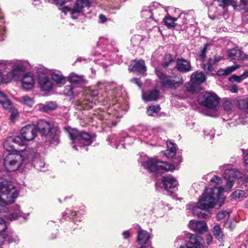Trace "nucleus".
<instances>
[{
	"mask_svg": "<svg viewBox=\"0 0 248 248\" xmlns=\"http://www.w3.org/2000/svg\"><path fill=\"white\" fill-rule=\"evenodd\" d=\"M51 78L52 80L57 84H64L65 78L61 74L56 73H52L51 74Z\"/></svg>",
	"mask_w": 248,
	"mask_h": 248,
	"instance_id": "7c9ffc66",
	"label": "nucleus"
},
{
	"mask_svg": "<svg viewBox=\"0 0 248 248\" xmlns=\"http://www.w3.org/2000/svg\"><path fill=\"white\" fill-rule=\"evenodd\" d=\"M22 217L23 218H26V215L23 214L20 211L18 205H16L14 210L10 213L7 217V218L12 221L17 219L19 217Z\"/></svg>",
	"mask_w": 248,
	"mask_h": 248,
	"instance_id": "a878e982",
	"label": "nucleus"
},
{
	"mask_svg": "<svg viewBox=\"0 0 248 248\" xmlns=\"http://www.w3.org/2000/svg\"><path fill=\"white\" fill-rule=\"evenodd\" d=\"M198 100L200 104L213 110V113L211 116L216 115L217 108L219 102V99L217 95L212 93L205 92L199 97Z\"/></svg>",
	"mask_w": 248,
	"mask_h": 248,
	"instance_id": "1a4fd4ad",
	"label": "nucleus"
},
{
	"mask_svg": "<svg viewBox=\"0 0 248 248\" xmlns=\"http://www.w3.org/2000/svg\"><path fill=\"white\" fill-rule=\"evenodd\" d=\"M37 128L42 135L47 137L51 144L56 145L59 143L60 129L53 123L40 120L37 124Z\"/></svg>",
	"mask_w": 248,
	"mask_h": 248,
	"instance_id": "39448f33",
	"label": "nucleus"
},
{
	"mask_svg": "<svg viewBox=\"0 0 248 248\" xmlns=\"http://www.w3.org/2000/svg\"><path fill=\"white\" fill-rule=\"evenodd\" d=\"M210 182L215 186L214 188L206 187L202 196L197 202L188 204L187 210L191 211L194 216L200 218H207L210 217V214H207L202 212L203 210H208L215 207H220L224 202V198L222 196L224 188L220 186L222 180L217 176H214Z\"/></svg>",
	"mask_w": 248,
	"mask_h": 248,
	"instance_id": "f257e3e1",
	"label": "nucleus"
},
{
	"mask_svg": "<svg viewBox=\"0 0 248 248\" xmlns=\"http://www.w3.org/2000/svg\"><path fill=\"white\" fill-rule=\"evenodd\" d=\"M39 84L41 88L45 91H50L53 87L51 80L46 77H40L39 78Z\"/></svg>",
	"mask_w": 248,
	"mask_h": 248,
	"instance_id": "6ab92c4d",
	"label": "nucleus"
},
{
	"mask_svg": "<svg viewBox=\"0 0 248 248\" xmlns=\"http://www.w3.org/2000/svg\"><path fill=\"white\" fill-rule=\"evenodd\" d=\"M212 61V59L210 58L208 60V62H207V63L204 64L203 65V69L204 70V71L207 73L211 72L213 71L212 66L214 64V63H213Z\"/></svg>",
	"mask_w": 248,
	"mask_h": 248,
	"instance_id": "4c0bfd02",
	"label": "nucleus"
},
{
	"mask_svg": "<svg viewBox=\"0 0 248 248\" xmlns=\"http://www.w3.org/2000/svg\"><path fill=\"white\" fill-rule=\"evenodd\" d=\"M222 59V57L221 56H215V58L213 59H212V60H213L212 62H213V63H214V64H215L216 63L221 61Z\"/></svg>",
	"mask_w": 248,
	"mask_h": 248,
	"instance_id": "bf43d9fd",
	"label": "nucleus"
},
{
	"mask_svg": "<svg viewBox=\"0 0 248 248\" xmlns=\"http://www.w3.org/2000/svg\"><path fill=\"white\" fill-rule=\"evenodd\" d=\"M6 240H7V236L4 232H0V246L3 245Z\"/></svg>",
	"mask_w": 248,
	"mask_h": 248,
	"instance_id": "6e6d98bb",
	"label": "nucleus"
},
{
	"mask_svg": "<svg viewBox=\"0 0 248 248\" xmlns=\"http://www.w3.org/2000/svg\"><path fill=\"white\" fill-rule=\"evenodd\" d=\"M159 96V92L156 90L148 91L142 93V98L145 101H152L156 100Z\"/></svg>",
	"mask_w": 248,
	"mask_h": 248,
	"instance_id": "4be33fe9",
	"label": "nucleus"
},
{
	"mask_svg": "<svg viewBox=\"0 0 248 248\" xmlns=\"http://www.w3.org/2000/svg\"><path fill=\"white\" fill-rule=\"evenodd\" d=\"M7 99V96L0 91V100H5Z\"/></svg>",
	"mask_w": 248,
	"mask_h": 248,
	"instance_id": "0e129e2a",
	"label": "nucleus"
},
{
	"mask_svg": "<svg viewBox=\"0 0 248 248\" xmlns=\"http://www.w3.org/2000/svg\"><path fill=\"white\" fill-rule=\"evenodd\" d=\"M177 18H173L170 16H166L164 19V21L165 25L170 28H174L175 27L176 24L175 22L177 21Z\"/></svg>",
	"mask_w": 248,
	"mask_h": 248,
	"instance_id": "c756f323",
	"label": "nucleus"
},
{
	"mask_svg": "<svg viewBox=\"0 0 248 248\" xmlns=\"http://www.w3.org/2000/svg\"><path fill=\"white\" fill-rule=\"evenodd\" d=\"M224 108L227 111L231 110L232 108V101L230 99H226L224 101Z\"/></svg>",
	"mask_w": 248,
	"mask_h": 248,
	"instance_id": "a18cd8bd",
	"label": "nucleus"
},
{
	"mask_svg": "<svg viewBox=\"0 0 248 248\" xmlns=\"http://www.w3.org/2000/svg\"><path fill=\"white\" fill-rule=\"evenodd\" d=\"M206 240H207V242L206 243L208 244H210L211 242L212 241V236L211 235H208L206 236Z\"/></svg>",
	"mask_w": 248,
	"mask_h": 248,
	"instance_id": "774afa93",
	"label": "nucleus"
},
{
	"mask_svg": "<svg viewBox=\"0 0 248 248\" xmlns=\"http://www.w3.org/2000/svg\"><path fill=\"white\" fill-rule=\"evenodd\" d=\"M176 67L178 70L182 73L188 72L192 69L190 62L184 59H178Z\"/></svg>",
	"mask_w": 248,
	"mask_h": 248,
	"instance_id": "a211bd4d",
	"label": "nucleus"
},
{
	"mask_svg": "<svg viewBox=\"0 0 248 248\" xmlns=\"http://www.w3.org/2000/svg\"><path fill=\"white\" fill-rule=\"evenodd\" d=\"M213 232L214 235L218 240L220 241L223 240L224 236L219 225H216L213 228Z\"/></svg>",
	"mask_w": 248,
	"mask_h": 248,
	"instance_id": "72a5a7b5",
	"label": "nucleus"
},
{
	"mask_svg": "<svg viewBox=\"0 0 248 248\" xmlns=\"http://www.w3.org/2000/svg\"><path fill=\"white\" fill-rule=\"evenodd\" d=\"M162 182L165 189L168 191L174 189L178 185L177 180L171 175L163 177Z\"/></svg>",
	"mask_w": 248,
	"mask_h": 248,
	"instance_id": "dca6fc26",
	"label": "nucleus"
},
{
	"mask_svg": "<svg viewBox=\"0 0 248 248\" xmlns=\"http://www.w3.org/2000/svg\"><path fill=\"white\" fill-rule=\"evenodd\" d=\"M0 104L5 109L10 110L12 108V104L8 98L5 100H0Z\"/></svg>",
	"mask_w": 248,
	"mask_h": 248,
	"instance_id": "37998d69",
	"label": "nucleus"
},
{
	"mask_svg": "<svg viewBox=\"0 0 248 248\" xmlns=\"http://www.w3.org/2000/svg\"><path fill=\"white\" fill-rule=\"evenodd\" d=\"M123 236L124 238H127L130 236V232L129 231H125L123 233Z\"/></svg>",
	"mask_w": 248,
	"mask_h": 248,
	"instance_id": "e2e57ef3",
	"label": "nucleus"
},
{
	"mask_svg": "<svg viewBox=\"0 0 248 248\" xmlns=\"http://www.w3.org/2000/svg\"><path fill=\"white\" fill-rule=\"evenodd\" d=\"M22 142L21 138L19 136L9 137L4 142L3 147L7 151L11 152L14 149V143L22 146L21 144Z\"/></svg>",
	"mask_w": 248,
	"mask_h": 248,
	"instance_id": "4468645a",
	"label": "nucleus"
},
{
	"mask_svg": "<svg viewBox=\"0 0 248 248\" xmlns=\"http://www.w3.org/2000/svg\"><path fill=\"white\" fill-rule=\"evenodd\" d=\"M35 156L34 151L31 149L16 151L8 154L4 160V165L9 171H14L20 169L31 160Z\"/></svg>",
	"mask_w": 248,
	"mask_h": 248,
	"instance_id": "f03ea898",
	"label": "nucleus"
},
{
	"mask_svg": "<svg viewBox=\"0 0 248 248\" xmlns=\"http://www.w3.org/2000/svg\"><path fill=\"white\" fill-rule=\"evenodd\" d=\"M155 72L160 83L164 87L175 89L182 85L184 82L182 77L180 75L168 77L160 70L156 69Z\"/></svg>",
	"mask_w": 248,
	"mask_h": 248,
	"instance_id": "6e6552de",
	"label": "nucleus"
},
{
	"mask_svg": "<svg viewBox=\"0 0 248 248\" xmlns=\"http://www.w3.org/2000/svg\"><path fill=\"white\" fill-rule=\"evenodd\" d=\"M157 12H160L161 13L162 16H165L166 13H167V10L166 9L160 7L158 9L155 10L154 13H152L148 9H146L142 11L141 15L145 18H150L153 16H154L155 17H157L156 14Z\"/></svg>",
	"mask_w": 248,
	"mask_h": 248,
	"instance_id": "412c9836",
	"label": "nucleus"
},
{
	"mask_svg": "<svg viewBox=\"0 0 248 248\" xmlns=\"http://www.w3.org/2000/svg\"><path fill=\"white\" fill-rule=\"evenodd\" d=\"M240 67L238 65H234L231 66H229L227 67L225 70L227 72V74L228 75L230 74L236 69H237Z\"/></svg>",
	"mask_w": 248,
	"mask_h": 248,
	"instance_id": "8fccbe9b",
	"label": "nucleus"
},
{
	"mask_svg": "<svg viewBox=\"0 0 248 248\" xmlns=\"http://www.w3.org/2000/svg\"><path fill=\"white\" fill-rule=\"evenodd\" d=\"M232 197L234 199L236 198H242L243 197H246V193L244 191L238 189L233 192L232 195Z\"/></svg>",
	"mask_w": 248,
	"mask_h": 248,
	"instance_id": "ea45409f",
	"label": "nucleus"
},
{
	"mask_svg": "<svg viewBox=\"0 0 248 248\" xmlns=\"http://www.w3.org/2000/svg\"><path fill=\"white\" fill-rule=\"evenodd\" d=\"M160 109V107L158 105L150 106L147 108V113L149 116H153L155 113L158 112Z\"/></svg>",
	"mask_w": 248,
	"mask_h": 248,
	"instance_id": "c9c22d12",
	"label": "nucleus"
},
{
	"mask_svg": "<svg viewBox=\"0 0 248 248\" xmlns=\"http://www.w3.org/2000/svg\"><path fill=\"white\" fill-rule=\"evenodd\" d=\"M209 45L208 44H205L203 47L199 52V57L202 60H204L206 58V53L207 50L209 49Z\"/></svg>",
	"mask_w": 248,
	"mask_h": 248,
	"instance_id": "79ce46f5",
	"label": "nucleus"
},
{
	"mask_svg": "<svg viewBox=\"0 0 248 248\" xmlns=\"http://www.w3.org/2000/svg\"><path fill=\"white\" fill-rule=\"evenodd\" d=\"M19 101L23 105L30 108L32 107L35 103L34 98L28 95L21 96L19 98Z\"/></svg>",
	"mask_w": 248,
	"mask_h": 248,
	"instance_id": "cd10ccee",
	"label": "nucleus"
},
{
	"mask_svg": "<svg viewBox=\"0 0 248 248\" xmlns=\"http://www.w3.org/2000/svg\"><path fill=\"white\" fill-rule=\"evenodd\" d=\"M206 80V77L202 72L196 71L194 72L191 76L190 82L191 84H188L186 85V89L190 92L194 93L196 91L194 85H199L204 82Z\"/></svg>",
	"mask_w": 248,
	"mask_h": 248,
	"instance_id": "9b49d317",
	"label": "nucleus"
},
{
	"mask_svg": "<svg viewBox=\"0 0 248 248\" xmlns=\"http://www.w3.org/2000/svg\"><path fill=\"white\" fill-rule=\"evenodd\" d=\"M238 107L242 109H248V98L239 99L238 101Z\"/></svg>",
	"mask_w": 248,
	"mask_h": 248,
	"instance_id": "e433bc0d",
	"label": "nucleus"
},
{
	"mask_svg": "<svg viewBox=\"0 0 248 248\" xmlns=\"http://www.w3.org/2000/svg\"><path fill=\"white\" fill-rule=\"evenodd\" d=\"M7 240L10 243H18L19 241V237L15 234H12L9 237L7 236Z\"/></svg>",
	"mask_w": 248,
	"mask_h": 248,
	"instance_id": "c03bdc74",
	"label": "nucleus"
},
{
	"mask_svg": "<svg viewBox=\"0 0 248 248\" xmlns=\"http://www.w3.org/2000/svg\"><path fill=\"white\" fill-rule=\"evenodd\" d=\"M167 149L165 151V155L168 158L173 157L176 154L175 145L171 141H168L167 142Z\"/></svg>",
	"mask_w": 248,
	"mask_h": 248,
	"instance_id": "b1692460",
	"label": "nucleus"
},
{
	"mask_svg": "<svg viewBox=\"0 0 248 248\" xmlns=\"http://www.w3.org/2000/svg\"><path fill=\"white\" fill-rule=\"evenodd\" d=\"M64 93L67 96H71L73 95V88L72 86H66L65 87Z\"/></svg>",
	"mask_w": 248,
	"mask_h": 248,
	"instance_id": "de8ad7c7",
	"label": "nucleus"
},
{
	"mask_svg": "<svg viewBox=\"0 0 248 248\" xmlns=\"http://www.w3.org/2000/svg\"><path fill=\"white\" fill-rule=\"evenodd\" d=\"M129 70L133 72H137L140 74H144L146 70V67L143 60L133 61L130 63Z\"/></svg>",
	"mask_w": 248,
	"mask_h": 248,
	"instance_id": "f3484780",
	"label": "nucleus"
},
{
	"mask_svg": "<svg viewBox=\"0 0 248 248\" xmlns=\"http://www.w3.org/2000/svg\"><path fill=\"white\" fill-rule=\"evenodd\" d=\"M7 229V225L4 220L0 217V232H4Z\"/></svg>",
	"mask_w": 248,
	"mask_h": 248,
	"instance_id": "3c124183",
	"label": "nucleus"
},
{
	"mask_svg": "<svg viewBox=\"0 0 248 248\" xmlns=\"http://www.w3.org/2000/svg\"><path fill=\"white\" fill-rule=\"evenodd\" d=\"M223 171V176L226 181V189L230 190L232 187L233 182L238 179L240 182H248V176L243 174L241 172L232 169L230 166H223L221 167Z\"/></svg>",
	"mask_w": 248,
	"mask_h": 248,
	"instance_id": "0eeeda50",
	"label": "nucleus"
},
{
	"mask_svg": "<svg viewBox=\"0 0 248 248\" xmlns=\"http://www.w3.org/2000/svg\"><path fill=\"white\" fill-rule=\"evenodd\" d=\"M230 91L232 93H236L238 91V88H237V87L236 85H232L230 89Z\"/></svg>",
	"mask_w": 248,
	"mask_h": 248,
	"instance_id": "680f3d73",
	"label": "nucleus"
},
{
	"mask_svg": "<svg viewBox=\"0 0 248 248\" xmlns=\"http://www.w3.org/2000/svg\"><path fill=\"white\" fill-rule=\"evenodd\" d=\"M150 237L149 233L142 230L138 231V236L137 241L140 244H145Z\"/></svg>",
	"mask_w": 248,
	"mask_h": 248,
	"instance_id": "bb28decb",
	"label": "nucleus"
},
{
	"mask_svg": "<svg viewBox=\"0 0 248 248\" xmlns=\"http://www.w3.org/2000/svg\"><path fill=\"white\" fill-rule=\"evenodd\" d=\"M35 156L31 160H28V163H32L34 166L38 170H42L45 167V162L41 160L38 156L36 153L34 152Z\"/></svg>",
	"mask_w": 248,
	"mask_h": 248,
	"instance_id": "393cba45",
	"label": "nucleus"
},
{
	"mask_svg": "<svg viewBox=\"0 0 248 248\" xmlns=\"http://www.w3.org/2000/svg\"><path fill=\"white\" fill-rule=\"evenodd\" d=\"M36 129L34 125H26L23 127L20 131L22 146L26 145V142L32 140L36 135Z\"/></svg>",
	"mask_w": 248,
	"mask_h": 248,
	"instance_id": "9d476101",
	"label": "nucleus"
},
{
	"mask_svg": "<svg viewBox=\"0 0 248 248\" xmlns=\"http://www.w3.org/2000/svg\"><path fill=\"white\" fill-rule=\"evenodd\" d=\"M66 130L68 133L70 139L72 140L73 148L78 150L77 147H82L89 146L93 142V138L88 133L79 131L77 129L67 127Z\"/></svg>",
	"mask_w": 248,
	"mask_h": 248,
	"instance_id": "423d86ee",
	"label": "nucleus"
},
{
	"mask_svg": "<svg viewBox=\"0 0 248 248\" xmlns=\"http://www.w3.org/2000/svg\"><path fill=\"white\" fill-rule=\"evenodd\" d=\"M228 54L231 59L234 60H242L244 56L241 50L236 48L229 50Z\"/></svg>",
	"mask_w": 248,
	"mask_h": 248,
	"instance_id": "5701e85b",
	"label": "nucleus"
},
{
	"mask_svg": "<svg viewBox=\"0 0 248 248\" xmlns=\"http://www.w3.org/2000/svg\"><path fill=\"white\" fill-rule=\"evenodd\" d=\"M122 109L120 108L119 104H116L114 106H112L109 108L108 113L111 115H113L116 117L120 116V113Z\"/></svg>",
	"mask_w": 248,
	"mask_h": 248,
	"instance_id": "473e14b6",
	"label": "nucleus"
},
{
	"mask_svg": "<svg viewBox=\"0 0 248 248\" xmlns=\"http://www.w3.org/2000/svg\"><path fill=\"white\" fill-rule=\"evenodd\" d=\"M248 0H232V3L236 8L240 9H247L248 11V7H247Z\"/></svg>",
	"mask_w": 248,
	"mask_h": 248,
	"instance_id": "c85d7f7f",
	"label": "nucleus"
},
{
	"mask_svg": "<svg viewBox=\"0 0 248 248\" xmlns=\"http://www.w3.org/2000/svg\"><path fill=\"white\" fill-rule=\"evenodd\" d=\"M71 0H53V3L56 5H62Z\"/></svg>",
	"mask_w": 248,
	"mask_h": 248,
	"instance_id": "4d7b16f0",
	"label": "nucleus"
},
{
	"mask_svg": "<svg viewBox=\"0 0 248 248\" xmlns=\"http://www.w3.org/2000/svg\"><path fill=\"white\" fill-rule=\"evenodd\" d=\"M57 108V105L54 102H49L48 104L45 105L43 108V109L45 111H49L51 110H54Z\"/></svg>",
	"mask_w": 248,
	"mask_h": 248,
	"instance_id": "a19ab883",
	"label": "nucleus"
},
{
	"mask_svg": "<svg viewBox=\"0 0 248 248\" xmlns=\"http://www.w3.org/2000/svg\"><path fill=\"white\" fill-rule=\"evenodd\" d=\"M219 5L221 6L224 7L232 3V0H218Z\"/></svg>",
	"mask_w": 248,
	"mask_h": 248,
	"instance_id": "864d4df0",
	"label": "nucleus"
},
{
	"mask_svg": "<svg viewBox=\"0 0 248 248\" xmlns=\"http://www.w3.org/2000/svg\"><path fill=\"white\" fill-rule=\"evenodd\" d=\"M99 19L100 20L101 22L104 23L106 21V17L103 15H100L99 16Z\"/></svg>",
	"mask_w": 248,
	"mask_h": 248,
	"instance_id": "69168bd1",
	"label": "nucleus"
},
{
	"mask_svg": "<svg viewBox=\"0 0 248 248\" xmlns=\"http://www.w3.org/2000/svg\"><path fill=\"white\" fill-rule=\"evenodd\" d=\"M68 79L71 83H81L83 81V77L72 73L68 76Z\"/></svg>",
	"mask_w": 248,
	"mask_h": 248,
	"instance_id": "2f4dec72",
	"label": "nucleus"
},
{
	"mask_svg": "<svg viewBox=\"0 0 248 248\" xmlns=\"http://www.w3.org/2000/svg\"><path fill=\"white\" fill-rule=\"evenodd\" d=\"M165 62L163 64L164 67H168L170 65H172L174 63V61L172 58V56L171 55L168 54H166L164 58Z\"/></svg>",
	"mask_w": 248,
	"mask_h": 248,
	"instance_id": "58836bf2",
	"label": "nucleus"
},
{
	"mask_svg": "<svg viewBox=\"0 0 248 248\" xmlns=\"http://www.w3.org/2000/svg\"><path fill=\"white\" fill-rule=\"evenodd\" d=\"M90 0H78L73 8L72 13H80L84 7H89Z\"/></svg>",
	"mask_w": 248,
	"mask_h": 248,
	"instance_id": "aec40b11",
	"label": "nucleus"
},
{
	"mask_svg": "<svg viewBox=\"0 0 248 248\" xmlns=\"http://www.w3.org/2000/svg\"><path fill=\"white\" fill-rule=\"evenodd\" d=\"M136 132L138 135H140L144 137H147L149 134V132L146 130H143L142 127H140L136 129Z\"/></svg>",
	"mask_w": 248,
	"mask_h": 248,
	"instance_id": "49530a36",
	"label": "nucleus"
},
{
	"mask_svg": "<svg viewBox=\"0 0 248 248\" xmlns=\"http://www.w3.org/2000/svg\"><path fill=\"white\" fill-rule=\"evenodd\" d=\"M180 248H203L202 239L200 236L191 234L187 243Z\"/></svg>",
	"mask_w": 248,
	"mask_h": 248,
	"instance_id": "ddd939ff",
	"label": "nucleus"
},
{
	"mask_svg": "<svg viewBox=\"0 0 248 248\" xmlns=\"http://www.w3.org/2000/svg\"><path fill=\"white\" fill-rule=\"evenodd\" d=\"M229 80L231 82L235 81V82H237L238 83H239V82H241L242 80H243L242 77H241V76H237L236 75L232 76L231 77H230L229 78Z\"/></svg>",
	"mask_w": 248,
	"mask_h": 248,
	"instance_id": "603ef678",
	"label": "nucleus"
},
{
	"mask_svg": "<svg viewBox=\"0 0 248 248\" xmlns=\"http://www.w3.org/2000/svg\"><path fill=\"white\" fill-rule=\"evenodd\" d=\"M190 229L200 233L207 232L208 227L206 223L203 221H196L191 220L189 223Z\"/></svg>",
	"mask_w": 248,
	"mask_h": 248,
	"instance_id": "2eb2a0df",
	"label": "nucleus"
},
{
	"mask_svg": "<svg viewBox=\"0 0 248 248\" xmlns=\"http://www.w3.org/2000/svg\"><path fill=\"white\" fill-rule=\"evenodd\" d=\"M229 212L226 211H220L217 213V218L219 221L227 220L229 218Z\"/></svg>",
	"mask_w": 248,
	"mask_h": 248,
	"instance_id": "f704fd0d",
	"label": "nucleus"
},
{
	"mask_svg": "<svg viewBox=\"0 0 248 248\" xmlns=\"http://www.w3.org/2000/svg\"><path fill=\"white\" fill-rule=\"evenodd\" d=\"M242 60L246 65L248 66V55L244 54Z\"/></svg>",
	"mask_w": 248,
	"mask_h": 248,
	"instance_id": "052dcab7",
	"label": "nucleus"
},
{
	"mask_svg": "<svg viewBox=\"0 0 248 248\" xmlns=\"http://www.w3.org/2000/svg\"><path fill=\"white\" fill-rule=\"evenodd\" d=\"M10 112H11V116H10L11 119L12 120H14L18 116V111L16 109L11 108L10 109Z\"/></svg>",
	"mask_w": 248,
	"mask_h": 248,
	"instance_id": "5fc2aeb1",
	"label": "nucleus"
},
{
	"mask_svg": "<svg viewBox=\"0 0 248 248\" xmlns=\"http://www.w3.org/2000/svg\"><path fill=\"white\" fill-rule=\"evenodd\" d=\"M217 75L219 76H224L228 75L225 69H220L218 70L217 72Z\"/></svg>",
	"mask_w": 248,
	"mask_h": 248,
	"instance_id": "13d9d810",
	"label": "nucleus"
},
{
	"mask_svg": "<svg viewBox=\"0 0 248 248\" xmlns=\"http://www.w3.org/2000/svg\"><path fill=\"white\" fill-rule=\"evenodd\" d=\"M244 163L247 167H248V153L244 156Z\"/></svg>",
	"mask_w": 248,
	"mask_h": 248,
	"instance_id": "338daca9",
	"label": "nucleus"
},
{
	"mask_svg": "<svg viewBox=\"0 0 248 248\" xmlns=\"http://www.w3.org/2000/svg\"><path fill=\"white\" fill-rule=\"evenodd\" d=\"M29 63L25 61L0 60V69L6 70L8 66L12 67L11 71L5 75L4 82L7 83L12 80H18L21 76L29 66Z\"/></svg>",
	"mask_w": 248,
	"mask_h": 248,
	"instance_id": "7ed1b4c3",
	"label": "nucleus"
},
{
	"mask_svg": "<svg viewBox=\"0 0 248 248\" xmlns=\"http://www.w3.org/2000/svg\"><path fill=\"white\" fill-rule=\"evenodd\" d=\"M36 79L34 75L31 72L25 74L21 79V87L26 91H29L35 87Z\"/></svg>",
	"mask_w": 248,
	"mask_h": 248,
	"instance_id": "f8f14e48",
	"label": "nucleus"
},
{
	"mask_svg": "<svg viewBox=\"0 0 248 248\" xmlns=\"http://www.w3.org/2000/svg\"><path fill=\"white\" fill-rule=\"evenodd\" d=\"M72 9H73V8L72 9H71L69 7H66V6L63 7L61 8V10H62V11L64 13H66L68 12H70L71 14L72 15V17L74 19L77 18V16H75V15H76V14L78 15L79 13H74L73 14L72 13Z\"/></svg>",
	"mask_w": 248,
	"mask_h": 248,
	"instance_id": "09e8293b",
	"label": "nucleus"
},
{
	"mask_svg": "<svg viewBox=\"0 0 248 248\" xmlns=\"http://www.w3.org/2000/svg\"><path fill=\"white\" fill-rule=\"evenodd\" d=\"M141 165L150 172L163 173L166 171H172L177 169L178 165L168 164L166 162L159 161L156 158H145L144 161H140Z\"/></svg>",
	"mask_w": 248,
	"mask_h": 248,
	"instance_id": "20e7f679",
	"label": "nucleus"
}]
</instances>
